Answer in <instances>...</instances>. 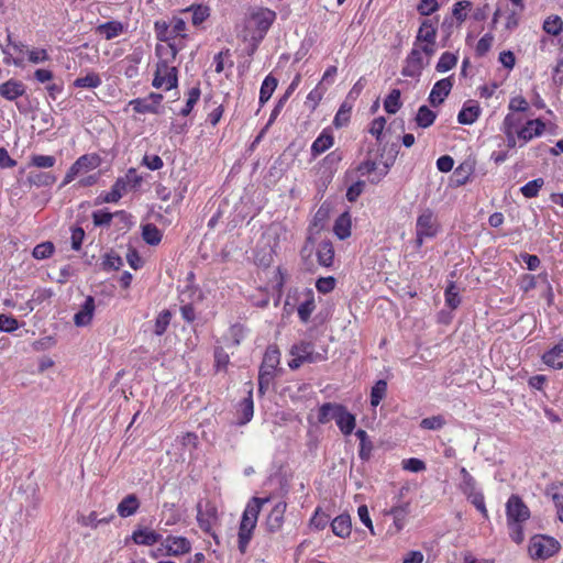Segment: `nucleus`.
Returning <instances> with one entry per match:
<instances>
[{
	"label": "nucleus",
	"instance_id": "f257e3e1",
	"mask_svg": "<svg viewBox=\"0 0 563 563\" xmlns=\"http://www.w3.org/2000/svg\"><path fill=\"white\" fill-rule=\"evenodd\" d=\"M271 500L269 497L260 498L253 497L246 505L242 515L240 529H239V550L241 553H245L247 545L252 538V532L256 527L257 517L260 511L266 503Z\"/></svg>",
	"mask_w": 563,
	"mask_h": 563
},
{
	"label": "nucleus",
	"instance_id": "f03ea898",
	"mask_svg": "<svg viewBox=\"0 0 563 563\" xmlns=\"http://www.w3.org/2000/svg\"><path fill=\"white\" fill-rule=\"evenodd\" d=\"M276 19L275 11L267 8H256L249 16V27H254L251 41L261 42Z\"/></svg>",
	"mask_w": 563,
	"mask_h": 563
},
{
	"label": "nucleus",
	"instance_id": "7ed1b4c3",
	"mask_svg": "<svg viewBox=\"0 0 563 563\" xmlns=\"http://www.w3.org/2000/svg\"><path fill=\"white\" fill-rule=\"evenodd\" d=\"M560 550V543L552 537L534 536L530 540L529 553L532 559L545 560L554 555Z\"/></svg>",
	"mask_w": 563,
	"mask_h": 563
},
{
	"label": "nucleus",
	"instance_id": "20e7f679",
	"mask_svg": "<svg viewBox=\"0 0 563 563\" xmlns=\"http://www.w3.org/2000/svg\"><path fill=\"white\" fill-rule=\"evenodd\" d=\"M177 68L168 65L166 60L158 62L152 85L155 88L165 87L166 90H170L177 87Z\"/></svg>",
	"mask_w": 563,
	"mask_h": 563
},
{
	"label": "nucleus",
	"instance_id": "39448f33",
	"mask_svg": "<svg viewBox=\"0 0 563 563\" xmlns=\"http://www.w3.org/2000/svg\"><path fill=\"white\" fill-rule=\"evenodd\" d=\"M440 229V224L434 212L426 208L417 218L416 222V236H427L428 239L434 238Z\"/></svg>",
	"mask_w": 563,
	"mask_h": 563
},
{
	"label": "nucleus",
	"instance_id": "423d86ee",
	"mask_svg": "<svg viewBox=\"0 0 563 563\" xmlns=\"http://www.w3.org/2000/svg\"><path fill=\"white\" fill-rule=\"evenodd\" d=\"M218 520V510L217 508L211 504H206L205 509L201 508V505L199 504L197 507V521L199 525V528L203 530L206 533L210 534L217 544H219L218 536L212 531V527Z\"/></svg>",
	"mask_w": 563,
	"mask_h": 563
},
{
	"label": "nucleus",
	"instance_id": "0eeeda50",
	"mask_svg": "<svg viewBox=\"0 0 563 563\" xmlns=\"http://www.w3.org/2000/svg\"><path fill=\"white\" fill-rule=\"evenodd\" d=\"M507 523L525 522L530 517V510L518 495H511L506 504Z\"/></svg>",
	"mask_w": 563,
	"mask_h": 563
},
{
	"label": "nucleus",
	"instance_id": "6e6552de",
	"mask_svg": "<svg viewBox=\"0 0 563 563\" xmlns=\"http://www.w3.org/2000/svg\"><path fill=\"white\" fill-rule=\"evenodd\" d=\"M427 65H429V60H424L418 46L413 45V48L405 59L401 74L405 77L418 78Z\"/></svg>",
	"mask_w": 563,
	"mask_h": 563
},
{
	"label": "nucleus",
	"instance_id": "1a4fd4ad",
	"mask_svg": "<svg viewBox=\"0 0 563 563\" xmlns=\"http://www.w3.org/2000/svg\"><path fill=\"white\" fill-rule=\"evenodd\" d=\"M163 100V95L152 92L146 98H137L130 101V106L137 113H159V104Z\"/></svg>",
	"mask_w": 563,
	"mask_h": 563
},
{
	"label": "nucleus",
	"instance_id": "9d476101",
	"mask_svg": "<svg viewBox=\"0 0 563 563\" xmlns=\"http://www.w3.org/2000/svg\"><path fill=\"white\" fill-rule=\"evenodd\" d=\"M162 547L166 550V555L178 556L189 553L191 550L190 541L185 537L168 536L163 542Z\"/></svg>",
	"mask_w": 563,
	"mask_h": 563
},
{
	"label": "nucleus",
	"instance_id": "9b49d317",
	"mask_svg": "<svg viewBox=\"0 0 563 563\" xmlns=\"http://www.w3.org/2000/svg\"><path fill=\"white\" fill-rule=\"evenodd\" d=\"M453 87V81L451 77L443 78L438 80L429 95V102L432 107H438L443 103L444 99L449 96L451 89Z\"/></svg>",
	"mask_w": 563,
	"mask_h": 563
},
{
	"label": "nucleus",
	"instance_id": "f8f14e48",
	"mask_svg": "<svg viewBox=\"0 0 563 563\" xmlns=\"http://www.w3.org/2000/svg\"><path fill=\"white\" fill-rule=\"evenodd\" d=\"M291 355H299L305 363H318L325 360V355L314 352L310 342H300L290 350Z\"/></svg>",
	"mask_w": 563,
	"mask_h": 563
},
{
	"label": "nucleus",
	"instance_id": "ddd939ff",
	"mask_svg": "<svg viewBox=\"0 0 563 563\" xmlns=\"http://www.w3.org/2000/svg\"><path fill=\"white\" fill-rule=\"evenodd\" d=\"M545 124L540 119L528 120L519 131H517L518 140L527 143L536 136H540L544 131Z\"/></svg>",
	"mask_w": 563,
	"mask_h": 563
},
{
	"label": "nucleus",
	"instance_id": "4468645a",
	"mask_svg": "<svg viewBox=\"0 0 563 563\" xmlns=\"http://www.w3.org/2000/svg\"><path fill=\"white\" fill-rule=\"evenodd\" d=\"M287 508L286 501H278L271 512L267 516L266 519V528L267 531L271 533H275L279 531L284 525V515Z\"/></svg>",
	"mask_w": 563,
	"mask_h": 563
},
{
	"label": "nucleus",
	"instance_id": "2eb2a0df",
	"mask_svg": "<svg viewBox=\"0 0 563 563\" xmlns=\"http://www.w3.org/2000/svg\"><path fill=\"white\" fill-rule=\"evenodd\" d=\"M96 305H95V298L92 296H88L84 303L81 305L78 312L74 316V323L77 327H86L90 324L93 313H95Z\"/></svg>",
	"mask_w": 563,
	"mask_h": 563
},
{
	"label": "nucleus",
	"instance_id": "dca6fc26",
	"mask_svg": "<svg viewBox=\"0 0 563 563\" xmlns=\"http://www.w3.org/2000/svg\"><path fill=\"white\" fill-rule=\"evenodd\" d=\"M25 93V86L22 81L9 79L0 85V96L5 100L14 101Z\"/></svg>",
	"mask_w": 563,
	"mask_h": 563
},
{
	"label": "nucleus",
	"instance_id": "f3484780",
	"mask_svg": "<svg viewBox=\"0 0 563 563\" xmlns=\"http://www.w3.org/2000/svg\"><path fill=\"white\" fill-rule=\"evenodd\" d=\"M334 420L343 434L349 435L353 432L355 428V417L349 412L344 406L340 405V408L336 409Z\"/></svg>",
	"mask_w": 563,
	"mask_h": 563
},
{
	"label": "nucleus",
	"instance_id": "a211bd4d",
	"mask_svg": "<svg viewBox=\"0 0 563 563\" xmlns=\"http://www.w3.org/2000/svg\"><path fill=\"white\" fill-rule=\"evenodd\" d=\"M437 38V21L430 19L423 20L413 43L415 46L421 43L435 42Z\"/></svg>",
	"mask_w": 563,
	"mask_h": 563
},
{
	"label": "nucleus",
	"instance_id": "6ab92c4d",
	"mask_svg": "<svg viewBox=\"0 0 563 563\" xmlns=\"http://www.w3.org/2000/svg\"><path fill=\"white\" fill-rule=\"evenodd\" d=\"M162 534L148 528H139L133 531L131 539L140 545L151 547L162 540Z\"/></svg>",
	"mask_w": 563,
	"mask_h": 563
},
{
	"label": "nucleus",
	"instance_id": "aec40b11",
	"mask_svg": "<svg viewBox=\"0 0 563 563\" xmlns=\"http://www.w3.org/2000/svg\"><path fill=\"white\" fill-rule=\"evenodd\" d=\"M542 361L554 369L563 368V339L542 355Z\"/></svg>",
	"mask_w": 563,
	"mask_h": 563
},
{
	"label": "nucleus",
	"instance_id": "412c9836",
	"mask_svg": "<svg viewBox=\"0 0 563 563\" xmlns=\"http://www.w3.org/2000/svg\"><path fill=\"white\" fill-rule=\"evenodd\" d=\"M239 413V424L243 426L251 421L254 413V402H253V391L252 388L247 391V397H245L239 405L238 409Z\"/></svg>",
	"mask_w": 563,
	"mask_h": 563
},
{
	"label": "nucleus",
	"instance_id": "4be33fe9",
	"mask_svg": "<svg viewBox=\"0 0 563 563\" xmlns=\"http://www.w3.org/2000/svg\"><path fill=\"white\" fill-rule=\"evenodd\" d=\"M140 508V500L135 494L126 495L118 505L117 511L120 517L133 516Z\"/></svg>",
	"mask_w": 563,
	"mask_h": 563
},
{
	"label": "nucleus",
	"instance_id": "5701e85b",
	"mask_svg": "<svg viewBox=\"0 0 563 563\" xmlns=\"http://www.w3.org/2000/svg\"><path fill=\"white\" fill-rule=\"evenodd\" d=\"M479 114H481L479 106L474 101H470V102L464 103L462 110L459 112L457 121H459V123L465 124V125L472 124L477 120Z\"/></svg>",
	"mask_w": 563,
	"mask_h": 563
},
{
	"label": "nucleus",
	"instance_id": "b1692460",
	"mask_svg": "<svg viewBox=\"0 0 563 563\" xmlns=\"http://www.w3.org/2000/svg\"><path fill=\"white\" fill-rule=\"evenodd\" d=\"M113 217H119L123 221L129 219V214L123 210L117 211L114 213L106 210H97L92 212V221L96 227H109Z\"/></svg>",
	"mask_w": 563,
	"mask_h": 563
},
{
	"label": "nucleus",
	"instance_id": "393cba45",
	"mask_svg": "<svg viewBox=\"0 0 563 563\" xmlns=\"http://www.w3.org/2000/svg\"><path fill=\"white\" fill-rule=\"evenodd\" d=\"M333 136L330 132L323 130L311 145V155L313 158L324 153L333 145Z\"/></svg>",
	"mask_w": 563,
	"mask_h": 563
},
{
	"label": "nucleus",
	"instance_id": "a878e982",
	"mask_svg": "<svg viewBox=\"0 0 563 563\" xmlns=\"http://www.w3.org/2000/svg\"><path fill=\"white\" fill-rule=\"evenodd\" d=\"M126 191V181L124 178H118L115 180V183L113 184L111 190L109 192H107L104 196L102 197H99L98 200H97V203H100V202H107V203H111V202H118L123 192Z\"/></svg>",
	"mask_w": 563,
	"mask_h": 563
},
{
	"label": "nucleus",
	"instance_id": "bb28decb",
	"mask_svg": "<svg viewBox=\"0 0 563 563\" xmlns=\"http://www.w3.org/2000/svg\"><path fill=\"white\" fill-rule=\"evenodd\" d=\"M332 532L340 537L346 538L351 533V518L349 515H340L331 522Z\"/></svg>",
	"mask_w": 563,
	"mask_h": 563
},
{
	"label": "nucleus",
	"instance_id": "cd10ccee",
	"mask_svg": "<svg viewBox=\"0 0 563 563\" xmlns=\"http://www.w3.org/2000/svg\"><path fill=\"white\" fill-rule=\"evenodd\" d=\"M333 231L340 240H344L351 235V216L349 212H343L335 220Z\"/></svg>",
	"mask_w": 563,
	"mask_h": 563
},
{
	"label": "nucleus",
	"instance_id": "c85d7f7f",
	"mask_svg": "<svg viewBox=\"0 0 563 563\" xmlns=\"http://www.w3.org/2000/svg\"><path fill=\"white\" fill-rule=\"evenodd\" d=\"M317 257L320 265L329 267L333 263L334 250L329 241H322L317 249Z\"/></svg>",
	"mask_w": 563,
	"mask_h": 563
},
{
	"label": "nucleus",
	"instance_id": "c756f323",
	"mask_svg": "<svg viewBox=\"0 0 563 563\" xmlns=\"http://www.w3.org/2000/svg\"><path fill=\"white\" fill-rule=\"evenodd\" d=\"M27 181L36 187H44L53 185L56 177L49 172L33 170L29 173Z\"/></svg>",
	"mask_w": 563,
	"mask_h": 563
},
{
	"label": "nucleus",
	"instance_id": "7c9ffc66",
	"mask_svg": "<svg viewBox=\"0 0 563 563\" xmlns=\"http://www.w3.org/2000/svg\"><path fill=\"white\" fill-rule=\"evenodd\" d=\"M100 164V157L96 154H86L77 158V161L73 164L76 169L80 173H86L97 168Z\"/></svg>",
	"mask_w": 563,
	"mask_h": 563
},
{
	"label": "nucleus",
	"instance_id": "2f4dec72",
	"mask_svg": "<svg viewBox=\"0 0 563 563\" xmlns=\"http://www.w3.org/2000/svg\"><path fill=\"white\" fill-rule=\"evenodd\" d=\"M97 33L104 35L107 40H112L123 32V24L119 21H110L100 24L97 27Z\"/></svg>",
	"mask_w": 563,
	"mask_h": 563
},
{
	"label": "nucleus",
	"instance_id": "473e14b6",
	"mask_svg": "<svg viewBox=\"0 0 563 563\" xmlns=\"http://www.w3.org/2000/svg\"><path fill=\"white\" fill-rule=\"evenodd\" d=\"M279 361L280 352L278 351V349L276 346H268L264 354L261 368L275 372L276 367L279 364Z\"/></svg>",
	"mask_w": 563,
	"mask_h": 563
},
{
	"label": "nucleus",
	"instance_id": "72a5a7b5",
	"mask_svg": "<svg viewBox=\"0 0 563 563\" xmlns=\"http://www.w3.org/2000/svg\"><path fill=\"white\" fill-rule=\"evenodd\" d=\"M437 113L427 106H421L416 115V123L419 128L427 129L434 123Z\"/></svg>",
	"mask_w": 563,
	"mask_h": 563
},
{
	"label": "nucleus",
	"instance_id": "f704fd0d",
	"mask_svg": "<svg viewBox=\"0 0 563 563\" xmlns=\"http://www.w3.org/2000/svg\"><path fill=\"white\" fill-rule=\"evenodd\" d=\"M276 87H277V79L272 75L266 76L262 82L261 90H260V103L261 104L266 103L271 99Z\"/></svg>",
	"mask_w": 563,
	"mask_h": 563
},
{
	"label": "nucleus",
	"instance_id": "c9c22d12",
	"mask_svg": "<svg viewBox=\"0 0 563 563\" xmlns=\"http://www.w3.org/2000/svg\"><path fill=\"white\" fill-rule=\"evenodd\" d=\"M161 230L153 223L142 227V238L150 245H157L162 241Z\"/></svg>",
	"mask_w": 563,
	"mask_h": 563
},
{
	"label": "nucleus",
	"instance_id": "e433bc0d",
	"mask_svg": "<svg viewBox=\"0 0 563 563\" xmlns=\"http://www.w3.org/2000/svg\"><path fill=\"white\" fill-rule=\"evenodd\" d=\"M409 504L398 505L391 507L388 511V515H391L394 518V525L396 530L399 531L404 528L405 519L409 512Z\"/></svg>",
	"mask_w": 563,
	"mask_h": 563
},
{
	"label": "nucleus",
	"instance_id": "4c0bfd02",
	"mask_svg": "<svg viewBox=\"0 0 563 563\" xmlns=\"http://www.w3.org/2000/svg\"><path fill=\"white\" fill-rule=\"evenodd\" d=\"M460 474L462 476V482L460 484V489L465 496H468L471 494H474L477 490L476 488V481L475 478L467 472L465 467H462L460 471Z\"/></svg>",
	"mask_w": 563,
	"mask_h": 563
},
{
	"label": "nucleus",
	"instance_id": "58836bf2",
	"mask_svg": "<svg viewBox=\"0 0 563 563\" xmlns=\"http://www.w3.org/2000/svg\"><path fill=\"white\" fill-rule=\"evenodd\" d=\"M387 394V382L385 379H379L372 387L371 390V405L373 407H377L380 401L386 397Z\"/></svg>",
	"mask_w": 563,
	"mask_h": 563
},
{
	"label": "nucleus",
	"instance_id": "ea45409f",
	"mask_svg": "<svg viewBox=\"0 0 563 563\" xmlns=\"http://www.w3.org/2000/svg\"><path fill=\"white\" fill-rule=\"evenodd\" d=\"M400 90L393 89L384 101V109L387 113L394 114L401 108Z\"/></svg>",
	"mask_w": 563,
	"mask_h": 563
},
{
	"label": "nucleus",
	"instance_id": "a19ab883",
	"mask_svg": "<svg viewBox=\"0 0 563 563\" xmlns=\"http://www.w3.org/2000/svg\"><path fill=\"white\" fill-rule=\"evenodd\" d=\"M543 30L545 33L556 36L563 30V21L559 15H550L543 22Z\"/></svg>",
	"mask_w": 563,
	"mask_h": 563
},
{
	"label": "nucleus",
	"instance_id": "79ce46f5",
	"mask_svg": "<svg viewBox=\"0 0 563 563\" xmlns=\"http://www.w3.org/2000/svg\"><path fill=\"white\" fill-rule=\"evenodd\" d=\"M101 85V78L98 74L91 71L84 77H78L74 81L77 88H97Z\"/></svg>",
	"mask_w": 563,
	"mask_h": 563
},
{
	"label": "nucleus",
	"instance_id": "37998d69",
	"mask_svg": "<svg viewBox=\"0 0 563 563\" xmlns=\"http://www.w3.org/2000/svg\"><path fill=\"white\" fill-rule=\"evenodd\" d=\"M445 302L451 309H456L461 303L459 289L454 282H450L445 288Z\"/></svg>",
	"mask_w": 563,
	"mask_h": 563
},
{
	"label": "nucleus",
	"instance_id": "c03bdc74",
	"mask_svg": "<svg viewBox=\"0 0 563 563\" xmlns=\"http://www.w3.org/2000/svg\"><path fill=\"white\" fill-rule=\"evenodd\" d=\"M340 408L339 404L325 402L319 408L318 412V421L322 424L329 422L331 419H334V415L336 413V409Z\"/></svg>",
	"mask_w": 563,
	"mask_h": 563
},
{
	"label": "nucleus",
	"instance_id": "a18cd8bd",
	"mask_svg": "<svg viewBox=\"0 0 563 563\" xmlns=\"http://www.w3.org/2000/svg\"><path fill=\"white\" fill-rule=\"evenodd\" d=\"M472 8V2L467 0H461L454 3L452 8V16L459 22L463 23L466 20V11Z\"/></svg>",
	"mask_w": 563,
	"mask_h": 563
},
{
	"label": "nucleus",
	"instance_id": "49530a36",
	"mask_svg": "<svg viewBox=\"0 0 563 563\" xmlns=\"http://www.w3.org/2000/svg\"><path fill=\"white\" fill-rule=\"evenodd\" d=\"M456 63H457V57L454 54H452L450 52H444L441 55V57L435 66V69L439 73H445V71L452 69L453 67H455Z\"/></svg>",
	"mask_w": 563,
	"mask_h": 563
},
{
	"label": "nucleus",
	"instance_id": "de8ad7c7",
	"mask_svg": "<svg viewBox=\"0 0 563 563\" xmlns=\"http://www.w3.org/2000/svg\"><path fill=\"white\" fill-rule=\"evenodd\" d=\"M170 320L172 313L168 310H163L162 312H159L155 320L154 333L158 336L163 335L166 332L170 323Z\"/></svg>",
	"mask_w": 563,
	"mask_h": 563
},
{
	"label": "nucleus",
	"instance_id": "09e8293b",
	"mask_svg": "<svg viewBox=\"0 0 563 563\" xmlns=\"http://www.w3.org/2000/svg\"><path fill=\"white\" fill-rule=\"evenodd\" d=\"M544 185L543 178H536L520 188L521 194L526 198H534L538 196L539 190Z\"/></svg>",
	"mask_w": 563,
	"mask_h": 563
},
{
	"label": "nucleus",
	"instance_id": "8fccbe9b",
	"mask_svg": "<svg viewBox=\"0 0 563 563\" xmlns=\"http://www.w3.org/2000/svg\"><path fill=\"white\" fill-rule=\"evenodd\" d=\"M154 29L158 41L168 42L170 38H174L172 27L166 21H156Z\"/></svg>",
	"mask_w": 563,
	"mask_h": 563
},
{
	"label": "nucleus",
	"instance_id": "3c124183",
	"mask_svg": "<svg viewBox=\"0 0 563 563\" xmlns=\"http://www.w3.org/2000/svg\"><path fill=\"white\" fill-rule=\"evenodd\" d=\"M200 88L198 86L196 87H192L189 91H188V98H187V101H186V104L185 107L180 110V114L184 115V117H187L189 115V113L191 112V110L194 109L195 104L198 102L199 98H200Z\"/></svg>",
	"mask_w": 563,
	"mask_h": 563
},
{
	"label": "nucleus",
	"instance_id": "603ef678",
	"mask_svg": "<svg viewBox=\"0 0 563 563\" xmlns=\"http://www.w3.org/2000/svg\"><path fill=\"white\" fill-rule=\"evenodd\" d=\"M186 11L192 12L191 21L194 25L201 24L210 14L209 8L202 4L191 5L190 8L186 9Z\"/></svg>",
	"mask_w": 563,
	"mask_h": 563
},
{
	"label": "nucleus",
	"instance_id": "864d4df0",
	"mask_svg": "<svg viewBox=\"0 0 563 563\" xmlns=\"http://www.w3.org/2000/svg\"><path fill=\"white\" fill-rule=\"evenodd\" d=\"M101 265L103 271H118L120 267L123 266V260L121 256L114 253H108L104 255Z\"/></svg>",
	"mask_w": 563,
	"mask_h": 563
},
{
	"label": "nucleus",
	"instance_id": "5fc2aeb1",
	"mask_svg": "<svg viewBox=\"0 0 563 563\" xmlns=\"http://www.w3.org/2000/svg\"><path fill=\"white\" fill-rule=\"evenodd\" d=\"M54 250L55 247L52 242H43L33 249L32 255L36 260H45L54 253Z\"/></svg>",
	"mask_w": 563,
	"mask_h": 563
},
{
	"label": "nucleus",
	"instance_id": "6e6d98bb",
	"mask_svg": "<svg viewBox=\"0 0 563 563\" xmlns=\"http://www.w3.org/2000/svg\"><path fill=\"white\" fill-rule=\"evenodd\" d=\"M274 376H275V372L273 371H268V369H264V368H261L260 367V372H258V391L261 394H264L268 387L271 386L273 379H274Z\"/></svg>",
	"mask_w": 563,
	"mask_h": 563
},
{
	"label": "nucleus",
	"instance_id": "4d7b16f0",
	"mask_svg": "<svg viewBox=\"0 0 563 563\" xmlns=\"http://www.w3.org/2000/svg\"><path fill=\"white\" fill-rule=\"evenodd\" d=\"M467 500L485 517L488 518V511L485 505V498L482 492H476L466 496Z\"/></svg>",
	"mask_w": 563,
	"mask_h": 563
},
{
	"label": "nucleus",
	"instance_id": "13d9d810",
	"mask_svg": "<svg viewBox=\"0 0 563 563\" xmlns=\"http://www.w3.org/2000/svg\"><path fill=\"white\" fill-rule=\"evenodd\" d=\"M330 517L321 511L320 508H317L312 518L310 519V527L316 530H322L327 527Z\"/></svg>",
	"mask_w": 563,
	"mask_h": 563
},
{
	"label": "nucleus",
	"instance_id": "bf43d9fd",
	"mask_svg": "<svg viewBox=\"0 0 563 563\" xmlns=\"http://www.w3.org/2000/svg\"><path fill=\"white\" fill-rule=\"evenodd\" d=\"M445 424L442 416H432L421 420L420 427L426 430H440Z\"/></svg>",
	"mask_w": 563,
	"mask_h": 563
},
{
	"label": "nucleus",
	"instance_id": "052dcab7",
	"mask_svg": "<svg viewBox=\"0 0 563 563\" xmlns=\"http://www.w3.org/2000/svg\"><path fill=\"white\" fill-rule=\"evenodd\" d=\"M56 158L52 155H33L31 165L36 168H51L55 165Z\"/></svg>",
	"mask_w": 563,
	"mask_h": 563
},
{
	"label": "nucleus",
	"instance_id": "680f3d73",
	"mask_svg": "<svg viewBox=\"0 0 563 563\" xmlns=\"http://www.w3.org/2000/svg\"><path fill=\"white\" fill-rule=\"evenodd\" d=\"M521 126H522V119L515 113H508L503 121L501 130H509V131L517 132V131H519V129Z\"/></svg>",
	"mask_w": 563,
	"mask_h": 563
},
{
	"label": "nucleus",
	"instance_id": "e2e57ef3",
	"mask_svg": "<svg viewBox=\"0 0 563 563\" xmlns=\"http://www.w3.org/2000/svg\"><path fill=\"white\" fill-rule=\"evenodd\" d=\"M19 328V322L15 318L9 314H0V331L5 333H12Z\"/></svg>",
	"mask_w": 563,
	"mask_h": 563
},
{
	"label": "nucleus",
	"instance_id": "0e129e2a",
	"mask_svg": "<svg viewBox=\"0 0 563 563\" xmlns=\"http://www.w3.org/2000/svg\"><path fill=\"white\" fill-rule=\"evenodd\" d=\"M493 42H494V36L493 34L490 33H487L485 34L478 42H477V45H476V54L478 56H484L492 47L493 45Z\"/></svg>",
	"mask_w": 563,
	"mask_h": 563
},
{
	"label": "nucleus",
	"instance_id": "69168bd1",
	"mask_svg": "<svg viewBox=\"0 0 563 563\" xmlns=\"http://www.w3.org/2000/svg\"><path fill=\"white\" fill-rule=\"evenodd\" d=\"M508 108L511 112H526L529 109V103L523 97L516 96L510 99Z\"/></svg>",
	"mask_w": 563,
	"mask_h": 563
},
{
	"label": "nucleus",
	"instance_id": "338daca9",
	"mask_svg": "<svg viewBox=\"0 0 563 563\" xmlns=\"http://www.w3.org/2000/svg\"><path fill=\"white\" fill-rule=\"evenodd\" d=\"M439 9L437 0H420L417 10L421 15H430Z\"/></svg>",
	"mask_w": 563,
	"mask_h": 563
},
{
	"label": "nucleus",
	"instance_id": "774afa93",
	"mask_svg": "<svg viewBox=\"0 0 563 563\" xmlns=\"http://www.w3.org/2000/svg\"><path fill=\"white\" fill-rule=\"evenodd\" d=\"M552 500L558 510V517L563 522V486L558 492L552 493Z\"/></svg>",
	"mask_w": 563,
	"mask_h": 563
}]
</instances>
